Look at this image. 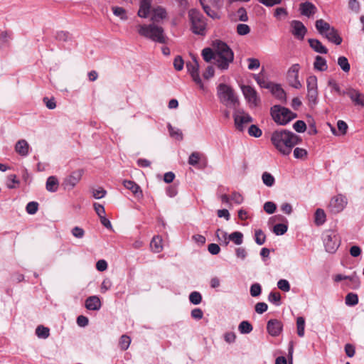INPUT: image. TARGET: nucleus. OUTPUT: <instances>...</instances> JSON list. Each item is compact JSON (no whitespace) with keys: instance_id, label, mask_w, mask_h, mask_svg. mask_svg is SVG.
<instances>
[{"instance_id":"obj_3","label":"nucleus","mask_w":364,"mask_h":364,"mask_svg":"<svg viewBox=\"0 0 364 364\" xmlns=\"http://www.w3.org/2000/svg\"><path fill=\"white\" fill-rule=\"evenodd\" d=\"M191 31L196 35L204 36L207 31V19L197 9H192L188 11Z\"/></svg>"},{"instance_id":"obj_46","label":"nucleus","mask_w":364,"mask_h":364,"mask_svg":"<svg viewBox=\"0 0 364 364\" xmlns=\"http://www.w3.org/2000/svg\"><path fill=\"white\" fill-rule=\"evenodd\" d=\"M168 128L171 136L174 137L178 140L183 139V134L180 129H175L171 124H168Z\"/></svg>"},{"instance_id":"obj_24","label":"nucleus","mask_w":364,"mask_h":364,"mask_svg":"<svg viewBox=\"0 0 364 364\" xmlns=\"http://www.w3.org/2000/svg\"><path fill=\"white\" fill-rule=\"evenodd\" d=\"M29 145L24 139L19 140L15 146L16 151L21 156H26L28 154Z\"/></svg>"},{"instance_id":"obj_39","label":"nucleus","mask_w":364,"mask_h":364,"mask_svg":"<svg viewBox=\"0 0 364 364\" xmlns=\"http://www.w3.org/2000/svg\"><path fill=\"white\" fill-rule=\"evenodd\" d=\"M255 242L259 245H262L265 242L266 235L262 230L258 229L255 230Z\"/></svg>"},{"instance_id":"obj_41","label":"nucleus","mask_w":364,"mask_h":364,"mask_svg":"<svg viewBox=\"0 0 364 364\" xmlns=\"http://www.w3.org/2000/svg\"><path fill=\"white\" fill-rule=\"evenodd\" d=\"M288 226L284 223H279L274 226L273 232L277 235H282L287 232Z\"/></svg>"},{"instance_id":"obj_31","label":"nucleus","mask_w":364,"mask_h":364,"mask_svg":"<svg viewBox=\"0 0 364 364\" xmlns=\"http://www.w3.org/2000/svg\"><path fill=\"white\" fill-rule=\"evenodd\" d=\"M315 223L317 225H323L326 221V213L323 210L318 208L315 212Z\"/></svg>"},{"instance_id":"obj_35","label":"nucleus","mask_w":364,"mask_h":364,"mask_svg":"<svg viewBox=\"0 0 364 364\" xmlns=\"http://www.w3.org/2000/svg\"><path fill=\"white\" fill-rule=\"evenodd\" d=\"M131 343V338L127 335H122L119 341V346L122 350L128 349Z\"/></svg>"},{"instance_id":"obj_5","label":"nucleus","mask_w":364,"mask_h":364,"mask_svg":"<svg viewBox=\"0 0 364 364\" xmlns=\"http://www.w3.org/2000/svg\"><path fill=\"white\" fill-rule=\"evenodd\" d=\"M271 116L274 121L280 125H286L297 117V114L289 109L280 105H274L271 107Z\"/></svg>"},{"instance_id":"obj_1","label":"nucleus","mask_w":364,"mask_h":364,"mask_svg":"<svg viewBox=\"0 0 364 364\" xmlns=\"http://www.w3.org/2000/svg\"><path fill=\"white\" fill-rule=\"evenodd\" d=\"M271 141L281 154L288 156L292 149L301 141V139L290 131L281 129L276 130L272 134Z\"/></svg>"},{"instance_id":"obj_22","label":"nucleus","mask_w":364,"mask_h":364,"mask_svg":"<svg viewBox=\"0 0 364 364\" xmlns=\"http://www.w3.org/2000/svg\"><path fill=\"white\" fill-rule=\"evenodd\" d=\"M151 0H141L140 7L138 11L139 16L146 18L150 12Z\"/></svg>"},{"instance_id":"obj_52","label":"nucleus","mask_w":364,"mask_h":364,"mask_svg":"<svg viewBox=\"0 0 364 364\" xmlns=\"http://www.w3.org/2000/svg\"><path fill=\"white\" fill-rule=\"evenodd\" d=\"M307 98L310 104L316 105L318 100V90H307Z\"/></svg>"},{"instance_id":"obj_18","label":"nucleus","mask_w":364,"mask_h":364,"mask_svg":"<svg viewBox=\"0 0 364 364\" xmlns=\"http://www.w3.org/2000/svg\"><path fill=\"white\" fill-rule=\"evenodd\" d=\"M123 186L131 191L135 198L141 199L143 198V192L141 187L134 181L130 180H124Z\"/></svg>"},{"instance_id":"obj_30","label":"nucleus","mask_w":364,"mask_h":364,"mask_svg":"<svg viewBox=\"0 0 364 364\" xmlns=\"http://www.w3.org/2000/svg\"><path fill=\"white\" fill-rule=\"evenodd\" d=\"M228 240H231L235 245H240L243 242V234L240 232H233L228 235Z\"/></svg>"},{"instance_id":"obj_6","label":"nucleus","mask_w":364,"mask_h":364,"mask_svg":"<svg viewBox=\"0 0 364 364\" xmlns=\"http://www.w3.org/2000/svg\"><path fill=\"white\" fill-rule=\"evenodd\" d=\"M138 32L141 36L150 38L155 42L160 43L166 42L164 29L161 26L154 24L139 26Z\"/></svg>"},{"instance_id":"obj_56","label":"nucleus","mask_w":364,"mask_h":364,"mask_svg":"<svg viewBox=\"0 0 364 364\" xmlns=\"http://www.w3.org/2000/svg\"><path fill=\"white\" fill-rule=\"evenodd\" d=\"M276 209V204L272 201H267L264 204V210L268 214L274 213Z\"/></svg>"},{"instance_id":"obj_11","label":"nucleus","mask_w":364,"mask_h":364,"mask_svg":"<svg viewBox=\"0 0 364 364\" xmlns=\"http://www.w3.org/2000/svg\"><path fill=\"white\" fill-rule=\"evenodd\" d=\"M188 72L193 78V80L198 85L201 89L203 88V83L199 75V64L195 56H193V61L186 63Z\"/></svg>"},{"instance_id":"obj_59","label":"nucleus","mask_w":364,"mask_h":364,"mask_svg":"<svg viewBox=\"0 0 364 364\" xmlns=\"http://www.w3.org/2000/svg\"><path fill=\"white\" fill-rule=\"evenodd\" d=\"M113 13L115 16L120 17L122 19H126V11L122 7L114 6L112 8Z\"/></svg>"},{"instance_id":"obj_47","label":"nucleus","mask_w":364,"mask_h":364,"mask_svg":"<svg viewBox=\"0 0 364 364\" xmlns=\"http://www.w3.org/2000/svg\"><path fill=\"white\" fill-rule=\"evenodd\" d=\"M190 302L193 304H199L202 301V296L198 291H193L189 295Z\"/></svg>"},{"instance_id":"obj_26","label":"nucleus","mask_w":364,"mask_h":364,"mask_svg":"<svg viewBox=\"0 0 364 364\" xmlns=\"http://www.w3.org/2000/svg\"><path fill=\"white\" fill-rule=\"evenodd\" d=\"M345 285L352 289H358L360 286L358 276L355 272L352 275H349L348 282H346Z\"/></svg>"},{"instance_id":"obj_4","label":"nucleus","mask_w":364,"mask_h":364,"mask_svg":"<svg viewBox=\"0 0 364 364\" xmlns=\"http://www.w3.org/2000/svg\"><path fill=\"white\" fill-rule=\"evenodd\" d=\"M315 26L318 32L324 36L328 41L340 45L342 43V38L338 34V31L323 19H318L316 21Z\"/></svg>"},{"instance_id":"obj_14","label":"nucleus","mask_w":364,"mask_h":364,"mask_svg":"<svg viewBox=\"0 0 364 364\" xmlns=\"http://www.w3.org/2000/svg\"><path fill=\"white\" fill-rule=\"evenodd\" d=\"M346 95L348 96L355 105L364 107V95L353 87L345 90Z\"/></svg>"},{"instance_id":"obj_9","label":"nucleus","mask_w":364,"mask_h":364,"mask_svg":"<svg viewBox=\"0 0 364 364\" xmlns=\"http://www.w3.org/2000/svg\"><path fill=\"white\" fill-rule=\"evenodd\" d=\"M347 205V198L342 194H338L333 196L329 203V210L333 213H338L341 212Z\"/></svg>"},{"instance_id":"obj_13","label":"nucleus","mask_w":364,"mask_h":364,"mask_svg":"<svg viewBox=\"0 0 364 364\" xmlns=\"http://www.w3.org/2000/svg\"><path fill=\"white\" fill-rule=\"evenodd\" d=\"M299 65L294 64L290 67L287 72V80L289 84L296 89H300L302 87V85L299 80Z\"/></svg>"},{"instance_id":"obj_63","label":"nucleus","mask_w":364,"mask_h":364,"mask_svg":"<svg viewBox=\"0 0 364 364\" xmlns=\"http://www.w3.org/2000/svg\"><path fill=\"white\" fill-rule=\"evenodd\" d=\"M183 65H184V62H183V58L179 55L176 56L173 61L174 68L176 70L180 71L183 68Z\"/></svg>"},{"instance_id":"obj_32","label":"nucleus","mask_w":364,"mask_h":364,"mask_svg":"<svg viewBox=\"0 0 364 364\" xmlns=\"http://www.w3.org/2000/svg\"><path fill=\"white\" fill-rule=\"evenodd\" d=\"M296 331L299 337H304L305 332V319L299 316L296 319Z\"/></svg>"},{"instance_id":"obj_16","label":"nucleus","mask_w":364,"mask_h":364,"mask_svg":"<svg viewBox=\"0 0 364 364\" xmlns=\"http://www.w3.org/2000/svg\"><path fill=\"white\" fill-rule=\"evenodd\" d=\"M283 323L278 319H270L267 324V330L269 335L278 336L282 331Z\"/></svg>"},{"instance_id":"obj_2","label":"nucleus","mask_w":364,"mask_h":364,"mask_svg":"<svg viewBox=\"0 0 364 364\" xmlns=\"http://www.w3.org/2000/svg\"><path fill=\"white\" fill-rule=\"evenodd\" d=\"M213 46L216 52V65L220 70H228L234 60V53L230 46L220 40H215Z\"/></svg>"},{"instance_id":"obj_25","label":"nucleus","mask_w":364,"mask_h":364,"mask_svg":"<svg viewBox=\"0 0 364 364\" xmlns=\"http://www.w3.org/2000/svg\"><path fill=\"white\" fill-rule=\"evenodd\" d=\"M167 16L166 11L164 8L158 6L153 10L151 20L156 22L159 21Z\"/></svg>"},{"instance_id":"obj_33","label":"nucleus","mask_w":364,"mask_h":364,"mask_svg":"<svg viewBox=\"0 0 364 364\" xmlns=\"http://www.w3.org/2000/svg\"><path fill=\"white\" fill-rule=\"evenodd\" d=\"M36 334L38 338L45 339L50 336V330L48 327L40 325L36 329Z\"/></svg>"},{"instance_id":"obj_17","label":"nucleus","mask_w":364,"mask_h":364,"mask_svg":"<svg viewBox=\"0 0 364 364\" xmlns=\"http://www.w3.org/2000/svg\"><path fill=\"white\" fill-rule=\"evenodd\" d=\"M252 117L249 114L244 112L234 116L236 129L240 132H242L245 128V125L252 122Z\"/></svg>"},{"instance_id":"obj_20","label":"nucleus","mask_w":364,"mask_h":364,"mask_svg":"<svg viewBox=\"0 0 364 364\" xmlns=\"http://www.w3.org/2000/svg\"><path fill=\"white\" fill-rule=\"evenodd\" d=\"M101 301L97 296H89L85 300V307L88 310L97 311L101 308Z\"/></svg>"},{"instance_id":"obj_60","label":"nucleus","mask_w":364,"mask_h":364,"mask_svg":"<svg viewBox=\"0 0 364 364\" xmlns=\"http://www.w3.org/2000/svg\"><path fill=\"white\" fill-rule=\"evenodd\" d=\"M205 14L213 19H220V15L216 11L212 10L209 6H204Z\"/></svg>"},{"instance_id":"obj_54","label":"nucleus","mask_w":364,"mask_h":364,"mask_svg":"<svg viewBox=\"0 0 364 364\" xmlns=\"http://www.w3.org/2000/svg\"><path fill=\"white\" fill-rule=\"evenodd\" d=\"M254 79L255 80V81L257 82V84L261 87H264V88H269V85L267 82L266 79L262 75H261L260 74H259V75H254Z\"/></svg>"},{"instance_id":"obj_29","label":"nucleus","mask_w":364,"mask_h":364,"mask_svg":"<svg viewBox=\"0 0 364 364\" xmlns=\"http://www.w3.org/2000/svg\"><path fill=\"white\" fill-rule=\"evenodd\" d=\"M201 55L203 60L207 63L211 62L212 60H216L217 59L215 50L213 51L210 48L203 49Z\"/></svg>"},{"instance_id":"obj_42","label":"nucleus","mask_w":364,"mask_h":364,"mask_svg":"<svg viewBox=\"0 0 364 364\" xmlns=\"http://www.w3.org/2000/svg\"><path fill=\"white\" fill-rule=\"evenodd\" d=\"M263 183L268 187H271L274 184L275 180L274 176L268 172H264L262 176Z\"/></svg>"},{"instance_id":"obj_10","label":"nucleus","mask_w":364,"mask_h":364,"mask_svg":"<svg viewBox=\"0 0 364 364\" xmlns=\"http://www.w3.org/2000/svg\"><path fill=\"white\" fill-rule=\"evenodd\" d=\"M84 173L83 169H77L72 171L63 181L65 189H73L81 180Z\"/></svg>"},{"instance_id":"obj_38","label":"nucleus","mask_w":364,"mask_h":364,"mask_svg":"<svg viewBox=\"0 0 364 364\" xmlns=\"http://www.w3.org/2000/svg\"><path fill=\"white\" fill-rule=\"evenodd\" d=\"M272 92L275 97L279 100H284L286 98V93L284 90L279 85H275L272 87Z\"/></svg>"},{"instance_id":"obj_36","label":"nucleus","mask_w":364,"mask_h":364,"mask_svg":"<svg viewBox=\"0 0 364 364\" xmlns=\"http://www.w3.org/2000/svg\"><path fill=\"white\" fill-rule=\"evenodd\" d=\"M268 301L276 306L281 304V294L278 291H271L268 296Z\"/></svg>"},{"instance_id":"obj_43","label":"nucleus","mask_w":364,"mask_h":364,"mask_svg":"<svg viewBox=\"0 0 364 364\" xmlns=\"http://www.w3.org/2000/svg\"><path fill=\"white\" fill-rule=\"evenodd\" d=\"M338 64L341 68L346 73L349 72L350 65L348 63V59L344 56H341L338 59Z\"/></svg>"},{"instance_id":"obj_57","label":"nucleus","mask_w":364,"mask_h":364,"mask_svg":"<svg viewBox=\"0 0 364 364\" xmlns=\"http://www.w3.org/2000/svg\"><path fill=\"white\" fill-rule=\"evenodd\" d=\"M38 203L34 201L29 202L26 207L27 213L31 215L35 214L38 211Z\"/></svg>"},{"instance_id":"obj_53","label":"nucleus","mask_w":364,"mask_h":364,"mask_svg":"<svg viewBox=\"0 0 364 364\" xmlns=\"http://www.w3.org/2000/svg\"><path fill=\"white\" fill-rule=\"evenodd\" d=\"M201 154L199 152H193L188 158V164L191 166H196L200 159Z\"/></svg>"},{"instance_id":"obj_21","label":"nucleus","mask_w":364,"mask_h":364,"mask_svg":"<svg viewBox=\"0 0 364 364\" xmlns=\"http://www.w3.org/2000/svg\"><path fill=\"white\" fill-rule=\"evenodd\" d=\"M308 41L310 47L316 53L321 54L328 53V49L318 39L310 38Z\"/></svg>"},{"instance_id":"obj_27","label":"nucleus","mask_w":364,"mask_h":364,"mask_svg":"<svg viewBox=\"0 0 364 364\" xmlns=\"http://www.w3.org/2000/svg\"><path fill=\"white\" fill-rule=\"evenodd\" d=\"M150 247L153 252L159 253L162 251V239L159 236H154L150 243Z\"/></svg>"},{"instance_id":"obj_44","label":"nucleus","mask_w":364,"mask_h":364,"mask_svg":"<svg viewBox=\"0 0 364 364\" xmlns=\"http://www.w3.org/2000/svg\"><path fill=\"white\" fill-rule=\"evenodd\" d=\"M307 90H318L317 77L315 75L309 76L307 80Z\"/></svg>"},{"instance_id":"obj_51","label":"nucleus","mask_w":364,"mask_h":364,"mask_svg":"<svg viewBox=\"0 0 364 364\" xmlns=\"http://www.w3.org/2000/svg\"><path fill=\"white\" fill-rule=\"evenodd\" d=\"M216 236L218 240L224 243L225 245H228L229 243L228 235L227 232L220 229H218L216 231Z\"/></svg>"},{"instance_id":"obj_58","label":"nucleus","mask_w":364,"mask_h":364,"mask_svg":"<svg viewBox=\"0 0 364 364\" xmlns=\"http://www.w3.org/2000/svg\"><path fill=\"white\" fill-rule=\"evenodd\" d=\"M248 62V69L249 70H255L259 68L260 62L257 58H247Z\"/></svg>"},{"instance_id":"obj_45","label":"nucleus","mask_w":364,"mask_h":364,"mask_svg":"<svg viewBox=\"0 0 364 364\" xmlns=\"http://www.w3.org/2000/svg\"><path fill=\"white\" fill-rule=\"evenodd\" d=\"M294 156L298 159H306L308 152L305 149L296 147L294 150Z\"/></svg>"},{"instance_id":"obj_40","label":"nucleus","mask_w":364,"mask_h":364,"mask_svg":"<svg viewBox=\"0 0 364 364\" xmlns=\"http://www.w3.org/2000/svg\"><path fill=\"white\" fill-rule=\"evenodd\" d=\"M328 86L331 88V90L335 91L338 95L343 96L346 95L345 90H341L340 86L334 80H330L328 82Z\"/></svg>"},{"instance_id":"obj_55","label":"nucleus","mask_w":364,"mask_h":364,"mask_svg":"<svg viewBox=\"0 0 364 364\" xmlns=\"http://www.w3.org/2000/svg\"><path fill=\"white\" fill-rule=\"evenodd\" d=\"M293 128L296 132L303 133L306 129V125L303 120H298L293 124Z\"/></svg>"},{"instance_id":"obj_19","label":"nucleus","mask_w":364,"mask_h":364,"mask_svg":"<svg viewBox=\"0 0 364 364\" xmlns=\"http://www.w3.org/2000/svg\"><path fill=\"white\" fill-rule=\"evenodd\" d=\"M299 10L302 15L310 17L316 12L317 9L311 2L306 1L299 5Z\"/></svg>"},{"instance_id":"obj_34","label":"nucleus","mask_w":364,"mask_h":364,"mask_svg":"<svg viewBox=\"0 0 364 364\" xmlns=\"http://www.w3.org/2000/svg\"><path fill=\"white\" fill-rule=\"evenodd\" d=\"M252 329V324L247 321H242L238 326V330L241 333H250Z\"/></svg>"},{"instance_id":"obj_49","label":"nucleus","mask_w":364,"mask_h":364,"mask_svg":"<svg viewBox=\"0 0 364 364\" xmlns=\"http://www.w3.org/2000/svg\"><path fill=\"white\" fill-rule=\"evenodd\" d=\"M250 28L248 25L244 23H239L237 26V33L240 36H245L250 33Z\"/></svg>"},{"instance_id":"obj_64","label":"nucleus","mask_w":364,"mask_h":364,"mask_svg":"<svg viewBox=\"0 0 364 364\" xmlns=\"http://www.w3.org/2000/svg\"><path fill=\"white\" fill-rule=\"evenodd\" d=\"M12 33L7 31H2L0 34V41L2 43H9V41L11 39Z\"/></svg>"},{"instance_id":"obj_50","label":"nucleus","mask_w":364,"mask_h":364,"mask_svg":"<svg viewBox=\"0 0 364 364\" xmlns=\"http://www.w3.org/2000/svg\"><path fill=\"white\" fill-rule=\"evenodd\" d=\"M250 295L253 297H257L261 294L262 287L261 285L258 283H255L250 287Z\"/></svg>"},{"instance_id":"obj_62","label":"nucleus","mask_w":364,"mask_h":364,"mask_svg":"<svg viewBox=\"0 0 364 364\" xmlns=\"http://www.w3.org/2000/svg\"><path fill=\"white\" fill-rule=\"evenodd\" d=\"M70 33L63 31H58L55 36L56 40L64 42L68 41L70 39Z\"/></svg>"},{"instance_id":"obj_61","label":"nucleus","mask_w":364,"mask_h":364,"mask_svg":"<svg viewBox=\"0 0 364 364\" xmlns=\"http://www.w3.org/2000/svg\"><path fill=\"white\" fill-rule=\"evenodd\" d=\"M277 287L283 291L287 292L290 290V284L286 279H280L277 282Z\"/></svg>"},{"instance_id":"obj_48","label":"nucleus","mask_w":364,"mask_h":364,"mask_svg":"<svg viewBox=\"0 0 364 364\" xmlns=\"http://www.w3.org/2000/svg\"><path fill=\"white\" fill-rule=\"evenodd\" d=\"M249 135L258 138L262 136V130L255 124H252L248 129Z\"/></svg>"},{"instance_id":"obj_28","label":"nucleus","mask_w":364,"mask_h":364,"mask_svg":"<svg viewBox=\"0 0 364 364\" xmlns=\"http://www.w3.org/2000/svg\"><path fill=\"white\" fill-rule=\"evenodd\" d=\"M314 69L319 71H325L328 69L326 60L321 56L317 55L314 63Z\"/></svg>"},{"instance_id":"obj_37","label":"nucleus","mask_w":364,"mask_h":364,"mask_svg":"<svg viewBox=\"0 0 364 364\" xmlns=\"http://www.w3.org/2000/svg\"><path fill=\"white\" fill-rule=\"evenodd\" d=\"M345 301L348 306H355L358 303V296L355 293H348L346 296Z\"/></svg>"},{"instance_id":"obj_15","label":"nucleus","mask_w":364,"mask_h":364,"mask_svg":"<svg viewBox=\"0 0 364 364\" xmlns=\"http://www.w3.org/2000/svg\"><path fill=\"white\" fill-rule=\"evenodd\" d=\"M291 33L298 39L303 40L307 29L302 22L294 20L291 22Z\"/></svg>"},{"instance_id":"obj_8","label":"nucleus","mask_w":364,"mask_h":364,"mask_svg":"<svg viewBox=\"0 0 364 364\" xmlns=\"http://www.w3.org/2000/svg\"><path fill=\"white\" fill-rule=\"evenodd\" d=\"M323 245L326 251L334 253L341 245L339 236L333 230H327L323 235Z\"/></svg>"},{"instance_id":"obj_12","label":"nucleus","mask_w":364,"mask_h":364,"mask_svg":"<svg viewBox=\"0 0 364 364\" xmlns=\"http://www.w3.org/2000/svg\"><path fill=\"white\" fill-rule=\"evenodd\" d=\"M241 89L245 98L249 102L250 106L252 107H257L260 101L257 91L250 85H243L241 87Z\"/></svg>"},{"instance_id":"obj_23","label":"nucleus","mask_w":364,"mask_h":364,"mask_svg":"<svg viewBox=\"0 0 364 364\" xmlns=\"http://www.w3.org/2000/svg\"><path fill=\"white\" fill-rule=\"evenodd\" d=\"M46 188L49 192H56L59 188V181L58 178L54 176H49L46 181Z\"/></svg>"},{"instance_id":"obj_7","label":"nucleus","mask_w":364,"mask_h":364,"mask_svg":"<svg viewBox=\"0 0 364 364\" xmlns=\"http://www.w3.org/2000/svg\"><path fill=\"white\" fill-rule=\"evenodd\" d=\"M217 90L220 101L225 106L235 107L238 105V99L229 85L221 83L218 86Z\"/></svg>"}]
</instances>
